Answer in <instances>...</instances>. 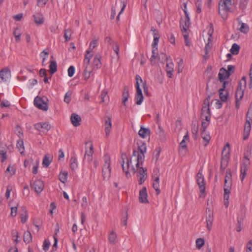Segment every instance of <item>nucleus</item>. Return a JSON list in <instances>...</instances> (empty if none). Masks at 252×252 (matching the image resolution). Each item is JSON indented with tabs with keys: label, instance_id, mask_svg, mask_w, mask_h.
Here are the masks:
<instances>
[{
	"label": "nucleus",
	"instance_id": "nucleus-7",
	"mask_svg": "<svg viewBox=\"0 0 252 252\" xmlns=\"http://www.w3.org/2000/svg\"><path fill=\"white\" fill-rule=\"evenodd\" d=\"M232 186V174L229 169L226 171L224 184V193L230 194V189Z\"/></svg>",
	"mask_w": 252,
	"mask_h": 252
},
{
	"label": "nucleus",
	"instance_id": "nucleus-45",
	"mask_svg": "<svg viewBox=\"0 0 252 252\" xmlns=\"http://www.w3.org/2000/svg\"><path fill=\"white\" fill-rule=\"evenodd\" d=\"M158 133L160 137L161 140H164L165 139V132L160 126H158Z\"/></svg>",
	"mask_w": 252,
	"mask_h": 252
},
{
	"label": "nucleus",
	"instance_id": "nucleus-25",
	"mask_svg": "<svg viewBox=\"0 0 252 252\" xmlns=\"http://www.w3.org/2000/svg\"><path fill=\"white\" fill-rule=\"evenodd\" d=\"M101 56L100 54L98 53L95 55L93 61L94 67L98 69L101 67Z\"/></svg>",
	"mask_w": 252,
	"mask_h": 252
},
{
	"label": "nucleus",
	"instance_id": "nucleus-5",
	"mask_svg": "<svg viewBox=\"0 0 252 252\" xmlns=\"http://www.w3.org/2000/svg\"><path fill=\"white\" fill-rule=\"evenodd\" d=\"M210 96L206 97L203 101L200 118L202 121H210L211 111L209 107V100Z\"/></svg>",
	"mask_w": 252,
	"mask_h": 252
},
{
	"label": "nucleus",
	"instance_id": "nucleus-32",
	"mask_svg": "<svg viewBox=\"0 0 252 252\" xmlns=\"http://www.w3.org/2000/svg\"><path fill=\"white\" fill-rule=\"evenodd\" d=\"M78 162L75 157H71L70 159V167L72 171H75L78 168Z\"/></svg>",
	"mask_w": 252,
	"mask_h": 252
},
{
	"label": "nucleus",
	"instance_id": "nucleus-14",
	"mask_svg": "<svg viewBox=\"0 0 252 252\" xmlns=\"http://www.w3.org/2000/svg\"><path fill=\"white\" fill-rule=\"evenodd\" d=\"M226 81H224L222 84V88L219 90L220 98L222 101L225 102L227 100L228 93L225 90Z\"/></svg>",
	"mask_w": 252,
	"mask_h": 252
},
{
	"label": "nucleus",
	"instance_id": "nucleus-58",
	"mask_svg": "<svg viewBox=\"0 0 252 252\" xmlns=\"http://www.w3.org/2000/svg\"><path fill=\"white\" fill-rule=\"evenodd\" d=\"M183 35L184 36L185 42L186 43V45L187 46H189L190 45V43L189 40V33L188 32H182Z\"/></svg>",
	"mask_w": 252,
	"mask_h": 252
},
{
	"label": "nucleus",
	"instance_id": "nucleus-47",
	"mask_svg": "<svg viewBox=\"0 0 252 252\" xmlns=\"http://www.w3.org/2000/svg\"><path fill=\"white\" fill-rule=\"evenodd\" d=\"M187 151V146L185 139H183L180 143V152H184L185 153Z\"/></svg>",
	"mask_w": 252,
	"mask_h": 252
},
{
	"label": "nucleus",
	"instance_id": "nucleus-43",
	"mask_svg": "<svg viewBox=\"0 0 252 252\" xmlns=\"http://www.w3.org/2000/svg\"><path fill=\"white\" fill-rule=\"evenodd\" d=\"M52 161V159L50 158L47 155H45L43 158L42 165L44 167H47L49 166Z\"/></svg>",
	"mask_w": 252,
	"mask_h": 252
},
{
	"label": "nucleus",
	"instance_id": "nucleus-60",
	"mask_svg": "<svg viewBox=\"0 0 252 252\" xmlns=\"http://www.w3.org/2000/svg\"><path fill=\"white\" fill-rule=\"evenodd\" d=\"M49 55L48 52L46 51L45 50L43 51L41 53L40 55L43 57L42 58V65H44V62H45L46 59L47 58V56Z\"/></svg>",
	"mask_w": 252,
	"mask_h": 252
},
{
	"label": "nucleus",
	"instance_id": "nucleus-4",
	"mask_svg": "<svg viewBox=\"0 0 252 252\" xmlns=\"http://www.w3.org/2000/svg\"><path fill=\"white\" fill-rule=\"evenodd\" d=\"M232 0H220L219 3V13L221 17L226 18L227 12L230 11Z\"/></svg>",
	"mask_w": 252,
	"mask_h": 252
},
{
	"label": "nucleus",
	"instance_id": "nucleus-49",
	"mask_svg": "<svg viewBox=\"0 0 252 252\" xmlns=\"http://www.w3.org/2000/svg\"><path fill=\"white\" fill-rule=\"evenodd\" d=\"M158 55V47H155L152 46V55L151 58V62H153L155 60L157 55Z\"/></svg>",
	"mask_w": 252,
	"mask_h": 252
},
{
	"label": "nucleus",
	"instance_id": "nucleus-38",
	"mask_svg": "<svg viewBox=\"0 0 252 252\" xmlns=\"http://www.w3.org/2000/svg\"><path fill=\"white\" fill-rule=\"evenodd\" d=\"M23 237L24 241L27 244H29L32 241V236L29 231L25 232Z\"/></svg>",
	"mask_w": 252,
	"mask_h": 252
},
{
	"label": "nucleus",
	"instance_id": "nucleus-1",
	"mask_svg": "<svg viewBox=\"0 0 252 252\" xmlns=\"http://www.w3.org/2000/svg\"><path fill=\"white\" fill-rule=\"evenodd\" d=\"M146 151V147L145 145L143 144L138 147L137 151L134 150L133 152L132 155L130 158H128L126 155H122V158L123 159L122 166L123 172L126 176L128 175L129 170V163L138 164L139 161H144V153Z\"/></svg>",
	"mask_w": 252,
	"mask_h": 252
},
{
	"label": "nucleus",
	"instance_id": "nucleus-24",
	"mask_svg": "<svg viewBox=\"0 0 252 252\" xmlns=\"http://www.w3.org/2000/svg\"><path fill=\"white\" fill-rule=\"evenodd\" d=\"M129 97V94L128 92V89L127 87L126 86L123 89L122 94V103L125 106H126V102Z\"/></svg>",
	"mask_w": 252,
	"mask_h": 252
},
{
	"label": "nucleus",
	"instance_id": "nucleus-29",
	"mask_svg": "<svg viewBox=\"0 0 252 252\" xmlns=\"http://www.w3.org/2000/svg\"><path fill=\"white\" fill-rule=\"evenodd\" d=\"M139 136L142 138H146L149 136L150 134V130L149 128H144L141 126L140 129L138 132Z\"/></svg>",
	"mask_w": 252,
	"mask_h": 252
},
{
	"label": "nucleus",
	"instance_id": "nucleus-26",
	"mask_svg": "<svg viewBox=\"0 0 252 252\" xmlns=\"http://www.w3.org/2000/svg\"><path fill=\"white\" fill-rule=\"evenodd\" d=\"M252 123V122H246L245 127H244V136L243 137L244 140H246L248 138L249 135L250 134V131L251 129V124Z\"/></svg>",
	"mask_w": 252,
	"mask_h": 252
},
{
	"label": "nucleus",
	"instance_id": "nucleus-16",
	"mask_svg": "<svg viewBox=\"0 0 252 252\" xmlns=\"http://www.w3.org/2000/svg\"><path fill=\"white\" fill-rule=\"evenodd\" d=\"M31 186L37 193H40L44 187L43 182L40 180H36Z\"/></svg>",
	"mask_w": 252,
	"mask_h": 252
},
{
	"label": "nucleus",
	"instance_id": "nucleus-52",
	"mask_svg": "<svg viewBox=\"0 0 252 252\" xmlns=\"http://www.w3.org/2000/svg\"><path fill=\"white\" fill-rule=\"evenodd\" d=\"M208 43L206 44L205 47V53L207 54L208 50L210 49L211 48V44L212 42V37L209 36L208 39Z\"/></svg>",
	"mask_w": 252,
	"mask_h": 252
},
{
	"label": "nucleus",
	"instance_id": "nucleus-42",
	"mask_svg": "<svg viewBox=\"0 0 252 252\" xmlns=\"http://www.w3.org/2000/svg\"><path fill=\"white\" fill-rule=\"evenodd\" d=\"M239 46L236 43H234L230 49V52L233 55H237L239 53Z\"/></svg>",
	"mask_w": 252,
	"mask_h": 252
},
{
	"label": "nucleus",
	"instance_id": "nucleus-61",
	"mask_svg": "<svg viewBox=\"0 0 252 252\" xmlns=\"http://www.w3.org/2000/svg\"><path fill=\"white\" fill-rule=\"evenodd\" d=\"M229 194L224 193V204L226 208L229 205Z\"/></svg>",
	"mask_w": 252,
	"mask_h": 252
},
{
	"label": "nucleus",
	"instance_id": "nucleus-18",
	"mask_svg": "<svg viewBox=\"0 0 252 252\" xmlns=\"http://www.w3.org/2000/svg\"><path fill=\"white\" fill-rule=\"evenodd\" d=\"M34 22L37 25H42L44 22V18L42 14L40 12H37L32 16Z\"/></svg>",
	"mask_w": 252,
	"mask_h": 252
},
{
	"label": "nucleus",
	"instance_id": "nucleus-64",
	"mask_svg": "<svg viewBox=\"0 0 252 252\" xmlns=\"http://www.w3.org/2000/svg\"><path fill=\"white\" fill-rule=\"evenodd\" d=\"M246 252H252V241L251 240L247 245Z\"/></svg>",
	"mask_w": 252,
	"mask_h": 252
},
{
	"label": "nucleus",
	"instance_id": "nucleus-33",
	"mask_svg": "<svg viewBox=\"0 0 252 252\" xmlns=\"http://www.w3.org/2000/svg\"><path fill=\"white\" fill-rule=\"evenodd\" d=\"M100 98H101V102L102 103H104L105 104H106L108 103L109 101V96L107 94V92L105 90H103L101 92V95H100Z\"/></svg>",
	"mask_w": 252,
	"mask_h": 252
},
{
	"label": "nucleus",
	"instance_id": "nucleus-12",
	"mask_svg": "<svg viewBox=\"0 0 252 252\" xmlns=\"http://www.w3.org/2000/svg\"><path fill=\"white\" fill-rule=\"evenodd\" d=\"M34 105L39 109L43 111L48 110L47 104L44 102L42 98L36 96L34 100Z\"/></svg>",
	"mask_w": 252,
	"mask_h": 252
},
{
	"label": "nucleus",
	"instance_id": "nucleus-34",
	"mask_svg": "<svg viewBox=\"0 0 252 252\" xmlns=\"http://www.w3.org/2000/svg\"><path fill=\"white\" fill-rule=\"evenodd\" d=\"M92 57V55L91 54V51L89 50H87L86 51V54L85 56V58L84 60V67H86V65H87V66H89L90 61Z\"/></svg>",
	"mask_w": 252,
	"mask_h": 252
},
{
	"label": "nucleus",
	"instance_id": "nucleus-41",
	"mask_svg": "<svg viewBox=\"0 0 252 252\" xmlns=\"http://www.w3.org/2000/svg\"><path fill=\"white\" fill-rule=\"evenodd\" d=\"M229 153V145L228 143H227L226 145L224 147L222 152V156L223 158H228Z\"/></svg>",
	"mask_w": 252,
	"mask_h": 252
},
{
	"label": "nucleus",
	"instance_id": "nucleus-22",
	"mask_svg": "<svg viewBox=\"0 0 252 252\" xmlns=\"http://www.w3.org/2000/svg\"><path fill=\"white\" fill-rule=\"evenodd\" d=\"M219 80L220 82H224V80L229 77V72H227L226 70L224 68H221L218 74Z\"/></svg>",
	"mask_w": 252,
	"mask_h": 252
},
{
	"label": "nucleus",
	"instance_id": "nucleus-27",
	"mask_svg": "<svg viewBox=\"0 0 252 252\" xmlns=\"http://www.w3.org/2000/svg\"><path fill=\"white\" fill-rule=\"evenodd\" d=\"M153 179L154 180L153 186L154 189L156 191L157 194H159L160 193V190L159 189V176H153Z\"/></svg>",
	"mask_w": 252,
	"mask_h": 252
},
{
	"label": "nucleus",
	"instance_id": "nucleus-46",
	"mask_svg": "<svg viewBox=\"0 0 252 252\" xmlns=\"http://www.w3.org/2000/svg\"><path fill=\"white\" fill-rule=\"evenodd\" d=\"M16 146L20 151L21 154H22L24 152V146L23 140H19L17 141Z\"/></svg>",
	"mask_w": 252,
	"mask_h": 252
},
{
	"label": "nucleus",
	"instance_id": "nucleus-3",
	"mask_svg": "<svg viewBox=\"0 0 252 252\" xmlns=\"http://www.w3.org/2000/svg\"><path fill=\"white\" fill-rule=\"evenodd\" d=\"M104 164L102 169V175L104 180H108L111 176V158L108 154L103 157Z\"/></svg>",
	"mask_w": 252,
	"mask_h": 252
},
{
	"label": "nucleus",
	"instance_id": "nucleus-54",
	"mask_svg": "<svg viewBox=\"0 0 252 252\" xmlns=\"http://www.w3.org/2000/svg\"><path fill=\"white\" fill-rule=\"evenodd\" d=\"M204 240L202 238H198L196 240V246L198 249H200L204 245Z\"/></svg>",
	"mask_w": 252,
	"mask_h": 252
},
{
	"label": "nucleus",
	"instance_id": "nucleus-35",
	"mask_svg": "<svg viewBox=\"0 0 252 252\" xmlns=\"http://www.w3.org/2000/svg\"><path fill=\"white\" fill-rule=\"evenodd\" d=\"M22 31L20 28H16L13 32V34L15 37L16 42H20L21 40V35L22 34Z\"/></svg>",
	"mask_w": 252,
	"mask_h": 252
},
{
	"label": "nucleus",
	"instance_id": "nucleus-48",
	"mask_svg": "<svg viewBox=\"0 0 252 252\" xmlns=\"http://www.w3.org/2000/svg\"><path fill=\"white\" fill-rule=\"evenodd\" d=\"M240 31L244 33H247L249 31V27L246 24L243 23L241 24Z\"/></svg>",
	"mask_w": 252,
	"mask_h": 252
},
{
	"label": "nucleus",
	"instance_id": "nucleus-59",
	"mask_svg": "<svg viewBox=\"0 0 252 252\" xmlns=\"http://www.w3.org/2000/svg\"><path fill=\"white\" fill-rule=\"evenodd\" d=\"M48 0H37V5L40 7H43L48 2Z\"/></svg>",
	"mask_w": 252,
	"mask_h": 252
},
{
	"label": "nucleus",
	"instance_id": "nucleus-28",
	"mask_svg": "<svg viewBox=\"0 0 252 252\" xmlns=\"http://www.w3.org/2000/svg\"><path fill=\"white\" fill-rule=\"evenodd\" d=\"M201 136L205 142L204 146H207L211 139L209 132L207 130H201Z\"/></svg>",
	"mask_w": 252,
	"mask_h": 252
},
{
	"label": "nucleus",
	"instance_id": "nucleus-8",
	"mask_svg": "<svg viewBox=\"0 0 252 252\" xmlns=\"http://www.w3.org/2000/svg\"><path fill=\"white\" fill-rule=\"evenodd\" d=\"M86 150L84 156V159L90 162L93 159V155L94 153V147L93 143L91 142H87L85 143Z\"/></svg>",
	"mask_w": 252,
	"mask_h": 252
},
{
	"label": "nucleus",
	"instance_id": "nucleus-39",
	"mask_svg": "<svg viewBox=\"0 0 252 252\" xmlns=\"http://www.w3.org/2000/svg\"><path fill=\"white\" fill-rule=\"evenodd\" d=\"M68 173L66 171H62L59 176L60 181L63 183H65L67 181Z\"/></svg>",
	"mask_w": 252,
	"mask_h": 252
},
{
	"label": "nucleus",
	"instance_id": "nucleus-2",
	"mask_svg": "<svg viewBox=\"0 0 252 252\" xmlns=\"http://www.w3.org/2000/svg\"><path fill=\"white\" fill-rule=\"evenodd\" d=\"M144 161H139L138 164L134 163L135 166L132 165L133 163H129V170L133 174L137 172V176L139 178L138 183L140 185H142L145 181L147 177V169L142 167V164ZM130 176L129 172L126 177L128 178Z\"/></svg>",
	"mask_w": 252,
	"mask_h": 252
},
{
	"label": "nucleus",
	"instance_id": "nucleus-31",
	"mask_svg": "<svg viewBox=\"0 0 252 252\" xmlns=\"http://www.w3.org/2000/svg\"><path fill=\"white\" fill-rule=\"evenodd\" d=\"M108 240L112 245H115L117 243V235L114 231H112L109 234Z\"/></svg>",
	"mask_w": 252,
	"mask_h": 252
},
{
	"label": "nucleus",
	"instance_id": "nucleus-63",
	"mask_svg": "<svg viewBox=\"0 0 252 252\" xmlns=\"http://www.w3.org/2000/svg\"><path fill=\"white\" fill-rule=\"evenodd\" d=\"M67 72H68V76H69V77L73 76L75 73V67L72 65L69 66V67L68 68V69L67 70Z\"/></svg>",
	"mask_w": 252,
	"mask_h": 252
},
{
	"label": "nucleus",
	"instance_id": "nucleus-20",
	"mask_svg": "<svg viewBox=\"0 0 252 252\" xmlns=\"http://www.w3.org/2000/svg\"><path fill=\"white\" fill-rule=\"evenodd\" d=\"M135 103L137 105H140L143 100V95L142 93V90L140 88L137 87L136 93L135 96Z\"/></svg>",
	"mask_w": 252,
	"mask_h": 252
},
{
	"label": "nucleus",
	"instance_id": "nucleus-9",
	"mask_svg": "<svg viewBox=\"0 0 252 252\" xmlns=\"http://www.w3.org/2000/svg\"><path fill=\"white\" fill-rule=\"evenodd\" d=\"M196 182L199 187L200 191L204 193L205 190L204 178L202 172L200 170L196 175Z\"/></svg>",
	"mask_w": 252,
	"mask_h": 252
},
{
	"label": "nucleus",
	"instance_id": "nucleus-23",
	"mask_svg": "<svg viewBox=\"0 0 252 252\" xmlns=\"http://www.w3.org/2000/svg\"><path fill=\"white\" fill-rule=\"evenodd\" d=\"M112 124L111 118L110 117H107L105 120V131L106 133V136L108 137L111 130Z\"/></svg>",
	"mask_w": 252,
	"mask_h": 252
},
{
	"label": "nucleus",
	"instance_id": "nucleus-44",
	"mask_svg": "<svg viewBox=\"0 0 252 252\" xmlns=\"http://www.w3.org/2000/svg\"><path fill=\"white\" fill-rule=\"evenodd\" d=\"M246 122L252 123V101L247 114Z\"/></svg>",
	"mask_w": 252,
	"mask_h": 252
},
{
	"label": "nucleus",
	"instance_id": "nucleus-30",
	"mask_svg": "<svg viewBox=\"0 0 252 252\" xmlns=\"http://www.w3.org/2000/svg\"><path fill=\"white\" fill-rule=\"evenodd\" d=\"M93 69L91 68V67H90L89 66H87V65H86V67H85V69L83 73V78L86 81H87L89 78L91 77V74L92 72Z\"/></svg>",
	"mask_w": 252,
	"mask_h": 252
},
{
	"label": "nucleus",
	"instance_id": "nucleus-11",
	"mask_svg": "<svg viewBox=\"0 0 252 252\" xmlns=\"http://www.w3.org/2000/svg\"><path fill=\"white\" fill-rule=\"evenodd\" d=\"M34 127L39 131L44 132L49 131L51 126L48 122H39L34 124Z\"/></svg>",
	"mask_w": 252,
	"mask_h": 252
},
{
	"label": "nucleus",
	"instance_id": "nucleus-57",
	"mask_svg": "<svg viewBox=\"0 0 252 252\" xmlns=\"http://www.w3.org/2000/svg\"><path fill=\"white\" fill-rule=\"evenodd\" d=\"M97 45V40H92L89 46V51L91 52L93 51L94 49Z\"/></svg>",
	"mask_w": 252,
	"mask_h": 252
},
{
	"label": "nucleus",
	"instance_id": "nucleus-37",
	"mask_svg": "<svg viewBox=\"0 0 252 252\" xmlns=\"http://www.w3.org/2000/svg\"><path fill=\"white\" fill-rule=\"evenodd\" d=\"M16 172L15 167L14 166H8L5 171V174L9 177L14 175Z\"/></svg>",
	"mask_w": 252,
	"mask_h": 252
},
{
	"label": "nucleus",
	"instance_id": "nucleus-10",
	"mask_svg": "<svg viewBox=\"0 0 252 252\" xmlns=\"http://www.w3.org/2000/svg\"><path fill=\"white\" fill-rule=\"evenodd\" d=\"M180 28L182 32H188V30L190 25V19L189 15H185L180 21Z\"/></svg>",
	"mask_w": 252,
	"mask_h": 252
},
{
	"label": "nucleus",
	"instance_id": "nucleus-17",
	"mask_svg": "<svg viewBox=\"0 0 252 252\" xmlns=\"http://www.w3.org/2000/svg\"><path fill=\"white\" fill-rule=\"evenodd\" d=\"M70 121L73 126L77 127L81 125V118L78 115L73 113L70 116Z\"/></svg>",
	"mask_w": 252,
	"mask_h": 252
},
{
	"label": "nucleus",
	"instance_id": "nucleus-19",
	"mask_svg": "<svg viewBox=\"0 0 252 252\" xmlns=\"http://www.w3.org/2000/svg\"><path fill=\"white\" fill-rule=\"evenodd\" d=\"M139 200L140 202L142 203H146L148 202L146 188H143L141 190H140Z\"/></svg>",
	"mask_w": 252,
	"mask_h": 252
},
{
	"label": "nucleus",
	"instance_id": "nucleus-55",
	"mask_svg": "<svg viewBox=\"0 0 252 252\" xmlns=\"http://www.w3.org/2000/svg\"><path fill=\"white\" fill-rule=\"evenodd\" d=\"M71 35V31L70 29H67L64 31V37L66 41L70 40Z\"/></svg>",
	"mask_w": 252,
	"mask_h": 252
},
{
	"label": "nucleus",
	"instance_id": "nucleus-62",
	"mask_svg": "<svg viewBox=\"0 0 252 252\" xmlns=\"http://www.w3.org/2000/svg\"><path fill=\"white\" fill-rule=\"evenodd\" d=\"M0 158L2 162H4L6 159V152L5 151L0 150Z\"/></svg>",
	"mask_w": 252,
	"mask_h": 252
},
{
	"label": "nucleus",
	"instance_id": "nucleus-36",
	"mask_svg": "<svg viewBox=\"0 0 252 252\" xmlns=\"http://www.w3.org/2000/svg\"><path fill=\"white\" fill-rule=\"evenodd\" d=\"M244 88H237L235 93V97L237 100H241L244 96Z\"/></svg>",
	"mask_w": 252,
	"mask_h": 252
},
{
	"label": "nucleus",
	"instance_id": "nucleus-40",
	"mask_svg": "<svg viewBox=\"0 0 252 252\" xmlns=\"http://www.w3.org/2000/svg\"><path fill=\"white\" fill-rule=\"evenodd\" d=\"M50 72L52 74L55 73L57 70V63L55 61L53 60L50 61V64L49 65Z\"/></svg>",
	"mask_w": 252,
	"mask_h": 252
},
{
	"label": "nucleus",
	"instance_id": "nucleus-21",
	"mask_svg": "<svg viewBox=\"0 0 252 252\" xmlns=\"http://www.w3.org/2000/svg\"><path fill=\"white\" fill-rule=\"evenodd\" d=\"M214 220L213 212L209 210V213L206 216V221L207 227L209 230H211L212 227L213 221Z\"/></svg>",
	"mask_w": 252,
	"mask_h": 252
},
{
	"label": "nucleus",
	"instance_id": "nucleus-56",
	"mask_svg": "<svg viewBox=\"0 0 252 252\" xmlns=\"http://www.w3.org/2000/svg\"><path fill=\"white\" fill-rule=\"evenodd\" d=\"M135 79L136 80L135 87H136V88L137 90V87L140 88V85L141 84H142V85H143V83H144L143 82L142 79H141V77L139 75H136Z\"/></svg>",
	"mask_w": 252,
	"mask_h": 252
},
{
	"label": "nucleus",
	"instance_id": "nucleus-50",
	"mask_svg": "<svg viewBox=\"0 0 252 252\" xmlns=\"http://www.w3.org/2000/svg\"><path fill=\"white\" fill-rule=\"evenodd\" d=\"M195 5L196 8V12L200 13L201 12L202 0H196Z\"/></svg>",
	"mask_w": 252,
	"mask_h": 252
},
{
	"label": "nucleus",
	"instance_id": "nucleus-15",
	"mask_svg": "<svg viewBox=\"0 0 252 252\" xmlns=\"http://www.w3.org/2000/svg\"><path fill=\"white\" fill-rule=\"evenodd\" d=\"M11 77V72L8 68H4L0 71V82H6Z\"/></svg>",
	"mask_w": 252,
	"mask_h": 252
},
{
	"label": "nucleus",
	"instance_id": "nucleus-6",
	"mask_svg": "<svg viewBox=\"0 0 252 252\" xmlns=\"http://www.w3.org/2000/svg\"><path fill=\"white\" fill-rule=\"evenodd\" d=\"M161 58L162 60H165L167 62L166 65L167 75L169 78H172L173 75L172 73L174 71V64L173 63L171 59L170 58L167 57L166 55L164 54H160L159 57V60Z\"/></svg>",
	"mask_w": 252,
	"mask_h": 252
},
{
	"label": "nucleus",
	"instance_id": "nucleus-13",
	"mask_svg": "<svg viewBox=\"0 0 252 252\" xmlns=\"http://www.w3.org/2000/svg\"><path fill=\"white\" fill-rule=\"evenodd\" d=\"M250 165V161H249L248 159L246 160L244 162H242L241 164L240 178L242 182L244 180L247 174V171Z\"/></svg>",
	"mask_w": 252,
	"mask_h": 252
},
{
	"label": "nucleus",
	"instance_id": "nucleus-53",
	"mask_svg": "<svg viewBox=\"0 0 252 252\" xmlns=\"http://www.w3.org/2000/svg\"><path fill=\"white\" fill-rule=\"evenodd\" d=\"M246 86V79L245 77H243L239 83L237 88H244L245 89Z\"/></svg>",
	"mask_w": 252,
	"mask_h": 252
},
{
	"label": "nucleus",
	"instance_id": "nucleus-51",
	"mask_svg": "<svg viewBox=\"0 0 252 252\" xmlns=\"http://www.w3.org/2000/svg\"><path fill=\"white\" fill-rule=\"evenodd\" d=\"M72 93L71 91H68L64 95V101L67 103H69L71 101V97Z\"/></svg>",
	"mask_w": 252,
	"mask_h": 252
}]
</instances>
